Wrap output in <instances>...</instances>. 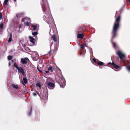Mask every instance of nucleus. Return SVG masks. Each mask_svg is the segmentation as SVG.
Segmentation results:
<instances>
[{
  "instance_id": "42",
  "label": "nucleus",
  "mask_w": 130,
  "mask_h": 130,
  "mask_svg": "<svg viewBox=\"0 0 130 130\" xmlns=\"http://www.w3.org/2000/svg\"><path fill=\"white\" fill-rule=\"evenodd\" d=\"M129 0V3H130V0Z\"/></svg>"
},
{
  "instance_id": "11",
  "label": "nucleus",
  "mask_w": 130,
  "mask_h": 130,
  "mask_svg": "<svg viewBox=\"0 0 130 130\" xmlns=\"http://www.w3.org/2000/svg\"><path fill=\"white\" fill-rule=\"evenodd\" d=\"M27 79L25 77L23 78V80L22 82V84L24 85V84H26L27 83Z\"/></svg>"
},
{
  "instance_id": "17",
  "label": "nucleus",
  "mask_w": 130,
  "mask_h": 130,
  "mask_svg": "<svg viewBox=\"0 0 130 130\" xmlns=\"http://www.w3.org/2000/svg\"><path fill=\"white\" fill-rule=\"evenodd\" d=\"M32 34L34 36H36L38 34V32H34L32 31Z\"/></svg>"
},
{
  "instance_id": "27",
  "label": "nucleus",
  "mask_w": 130,
  "mask_h": 130,
  "mask_svg": "<svg viewBox=\"0 0 130 130\" xmlns=\"http://www.w3.org/2000/svg\"><path fill=\"white\" fill-rule=\"evenodd\" d=\"M37 94L38 93L36 92L34 93L33 94V95L34 96H36L37 95Z\"/></svg>"
},
{
  "instance_id": "16",
  "label": "nucleus",
  "mask_w": 130,
  "mask_h": 130,
  "mask_svg": "<svg viewBox=\"0 0 130 130\" xmlns=\"http://www.w3.org/2000/svg\"><path fill=\"white\" fill-rule=\"evenodd\" d=\"M98 64L100 66H101L103 65L104 63L101 61H99L98 62Z\"/></svg>"
},
{
  "instance_id": "22",
  "label": "nucleus",
  "mask_w": 130,
  "mask_h": 130,
  "mask_svg": "<svg viewBox=\"0 0 130 130\" xmlns=\"http://www.w3.org/2000/svg\"><path fill=\"white\" fill-rule=\"evenodd\" d=\"M36 85L37 86L39 87V88H40L41 87L40 84V83H37Z\"/></svg>"
},
{
  "instance_id": "38",
  "label": "nucleus",
  "mask_w": 130,
  "mask_h": 130,
  "mask_svg": "<svg viewBox=\"0 0 130 130\" xmlns=\"http://www.w3.org/2000/svg\"><path fill=\"white\" fill-rule=\"evenodd\" d=\"M11 61H12V62H13L14 61V60H11Z\"/></svg>"
},
{
  "instance_id": "39",
  "label": "nucleus",
  "mask_w": 130,
  "mask_h": 130,
  "mask_svg": "<svg viewBox=\"0 0 130 130\" xmlns=\"http://www.w3.org/2000/svg\"><path fill=\"white\" fill-rule=\"evenodd\" d=\"M59 69V70L60 71H61Z\"/></svg>"
},
{
  "instance_id": "2",
  "label": "nucleus",
  "mask_w": 130,
  "mask_h": 130,
  "mask_svg": "<svg viewBox=\"0 0 130 130\" xmlns=\"http://www.w3.org/2000/svg\"><path fill=\"white\" fill-rule=\"evenodd\" d=\"M120 16H119L116 19L112 31V37L111 40V41L113 47L115 48H116L117 44L113 42L112 40L116 35V32L119 26V22L120 20Z\"/></svg>"
},
{
  "instance_id": "18",
  "label": "nucleus",
  "mask_w": 130,
  "mask_h": 130,
  "mask_svg": "<svg viewBox=\"0 0 130 130\" xmlns=\"http://www.w3.org/2000/svg\"><path fill=\"white\" fill-rule=\"evenodd\" d=\"M32 27H33V30H36L37 26L36 25H34L32 26Z\"/></svg>"
},
{
  "instance_id": "40",
  "label": "nucleus",
  "mask_w": 130,
  "mask_h": 130,
  "mask_svg": "<svg viewBox=\"0 0 130 130\" xmlns=\"http://www.w3.org/2000/svg\"><path fill=\"white\" fill-rule=\"evenodd\" d=\"M15 2H16V0H13Z\"/></svg>"
},
{
  "instance_id": "23",
  "label": "nucleus",
  "mask_w": 130,
  "mask_h": 130,
  "mask_svg": "<svg viewBox=\"0 0 130 130\" xmlns=\"http://www.w3.org/2000/svg\"><path fill=\"white\" fill-rule=\"evenodd\" d=\"M3 23H1L0 25V28L1 29H3Z\"/></svg>"
},
{
  "instance_id": "41",
  "label": "nucleus",
  "mask_w": 130,
  "mask_h": 130,
  "mask_svg": "<svg viewBox=\"0 0 130 130\" xmlns=\"http://www.w3.org/2000/svg\"><path fill=\"white\" fill-rule=\"evenodd\" d=\"M82 54V52H81L80 53V54Z\"/></svg>"
},
{
  "instance_id": "7",
  "label": "nucleus",
  "mask_w": 130,
  "mask_h": 130,
  "mask_svg": "<svg viewBox=\"0 0 130 130\" xmlns=\"http://www.w3.org/2000/svg\"><path fill=\"white\" fill-rule=\"evenodd\" d=\"M28 60V59L26 57L24 58H22L21 59V62L23 64H26L27 63V61Z\"/></svg>"
},
{
  "instance_id": "3",
  "label": "nucleus",
  "mask_w": 130,
  "mask_h": 130,
  "mask_svg": "<svg viewBox=\"0 0 130 130\" xmlns=\"http://www.w3.org/2000/svg\"><path fill=\"white\" fill-rule=\"evenodd\" d=\"M61 88H64L66 85L65 79L64 77L61 76L60 79V82L59 83Z\"/></svg>"
},
{
  "instance_id": "26",
  "label": "nucleus",
  "mask_w": 130,
  "mask_h": 130,
  "mask_svg": "<svg viewBox=\"0 0 130 130\" xmlns=\"http://www.w3.org/2000/svg\"><path fill=\"white\" fill-rule=\"evenodd\" d=\"M31 108H30V111H29V112L28 114V115L30 116L31 115Z\"/></svg>"
},
{
  "instance_id": "36",
  "label": "nucleus",
  "mask_w": 130,
  "mask_h": 130,
  "mask_svg": "<svg viewBox=\"0 0 130 130\" xmlns=\"http://www.w3.org/2000/svg\"><path fill=\"white\" fill-rule=\"evenodd\" d=\"M49 71H48V70H46L45 71L46 73H48L49 72Z\"/></svg>"
},
{
  "instance_id": "33",
  "label": "nucleus",
  "mask_w": 130,
  "mask_h": 130,
  "mask_svg": "<svg viewBox=\"0 0 130 130\" xmlns=\"http://www.w3.org/2000/svg\"><path fill=\"white\" fill-rule=\"evenodd\" d=\"M93 61L95 62H96V59H94V58H93Z\"/></svg>"
},
{
  "instance_id": "30",
  "label": "nucleus",
  "mask_w": 130,
  "mask_h": 130,
  "mask_svg": "<svg viewBox=\"0 0 130 130\" xmlns=\"http://www.w3.org/2000/svg\"><path fill=\"white\" fill-rule=\"evenodd\" d=\"M14 66L15 68L16 66H18L16 64L15 62H14Z\"/></svg>"
},
{
  "instance_id": "21",
  "label": "nucleus",
  "mask_w": 130,
  "mask_h": 130,
  "mask_svg": "<svg viewBox=\"0 0 130 130\" xmlns=\"http://www.w3.org/2000/svg\"><path fill=\"white\" fill-rule=\"evenodd\" d=\"M53 40L55 42H56L57 40L55 36V35H53Z\"/></svg>"
},
{
  "instance_id": "10",
  "label": "nucleus",
  "mask_w": 130,
  "mask_h": 130,
  "mask_svg": "<svg viewBox=\"0 0 130 130\" xmlns=\"http://www.w3.org/2000/svg\"><path fill=\"white\" fill-rule=\"evenodd\" d=\"M29 38L30 39V42L33 44H34L35 43L34 39L33 37L30 36H29Z\"/></svg>"
},
{
  "instance_id": "4",
  "label": "nucleus",
  "mask_w": 130,
  "mask_h": 130,
  "mask_svg": "<svg viewBox=\"0 0 130 130\" xmlns=\"http://www.w3.org/2000/svg\"><path fill=\"white\" fill-rule=\"evenodd\" d=\"M116 53L117 55L119 57L121 60L124 58L125 57V55L120 51H119L117 52Z\"/></svg>"
},
{
  "instance_id": "12",
  "label": "nucleus",
  "mask_w": 130,
  "mask_h": 130,
  "mask_svg": "<svg viewBox=\"0 0 130 130\" xmlns=\"http://www.w3.org/2000/svg\"><path fill=\"white\" fill-rule=\"evenodd\" d=\"M111 64L113 66L114 68L115 69H118L119 68V66L117 65H116L114 63V62H112V63H109L108 64Z\"/></svg>"
},
{
  "instance_id": "8",
  "label": "nucleus",
  "mask_w": 130,
  "mask_h": 130,
  "mask_svg": "<svg viewBox=\"0 0 130 130\" xmlns=\"http://www.w3.org/2000/svg\"><path fill=\"white\" fill-rule=\"evenodd\" d=\"M47 87L48 88H53L54 87V84L51 83L49 82L47 84Z\"/></svg>"
},
{
  "instance_id": "24",
  "label": "nucleus",
  "mask_w": 130,
  "mask_h": 130,
  "mask_svg": "<svg viewBox=\"0 0 130 130\" xmlns=\"http://www.w3.org/2000/svg\"><path fill=\"white\" fill-rule=\"evenodd\" d=\"M8 0H5L4 1V4L5 5H7V3L8 2Z\"/></svg>"
},
{
  "instance_id": "28",
  "label": "nucleus",
  "mask_w": 130,
  "mask_h": 130,
  "mask_svg": "<svg viewBox=\"0 0 130 130\" xmlns=\"http://www.w3.org/2000/svg\"><path fill=\"white\" fill-rule=\"evenodd\" d=\"M2 15L1 12H0V20H1L2 18Z\"/></svg>"
},
{
  "instance_id": "19",
  "label": "nucleus",
  "mask_w": 130,
  "mask_h": 130,
  "mask_svg": "<svg viewBox=\"0 0 130 130\" xmlns=\"http://www.w3.org/2000/svg\"><path fill=\"white\" fill-rule=\"evenodd\" d=\"M48 70L49 71H51V72H52L53 71V70L52 69V67L51 66H50L48 69Z\"/></svg>"
},
{
  "instance_id": "1",
  "label": "nucleus",
  "mask_w": 130,
  "mask_h": 130,
  "mask_svg": "<svg viewBox=\"0 0 130 130\" xmlns=\"http://www.w3.org/2000/svg\"><path fill=\"white\" fill-rule=\"evenodd\" d=\"M43 10L45 14L44 15V19L48 24L50 20L53 21V18L51 15L47 0H42L41 2Z\"/></svg>"
},
{
  "instance_id": "31",
  "label": "nucleus",
  "mask_w": 130,
  "mask_h": 130,
  "mask_svg": "<svg viewBox=\"0 0 130 130\" xmlns=\"http://www.w3.org/2000/svg\"><path fill=\"white\" fill-rule=\"evenodd\" d=\"M11 63L10 62V61H9V62L8 64V66L9 67H10V66H11Z\"/></svg>"
},
{
  "instance_id": "37",
  "label": "nucleus",
  "mask_w": 130,
  "mask_h": 130,
  "mask_svg": "<svg viewBox=\"0 0 130 130\" xmlns=\"http://www.w3.org/2000/svg\"><path fill=\"white\" fill-rule=\"evenodd\" d=\"M21 27V26L20 24V25L19 26V29H20Z\"/></svg>"
},
{
  "instance_id": "32",
  "label": "nucleus",
  "mask_w": 130,
  "mask_h": 130,
  "mask_svg": "<svg viewBox=\"0 0 130 130\" xmlns=\"http://www.w3.org/2000/svg\"><path fill=\"white\" fill-rule=\"evenodd\" d=\"M20 14H17V16L18 18H19L20 17Z\"/></svg>"
},
{
  "instance_id": "13",
  "label": "nucleus",
  "mask_w": 130,
  "mask_h": 130,
  "mask_svg": "<svg viewBox=\"0 0 130 130\" xmlns=\"http://www.w3.org/2000/svg\"><path fill=\"white\" fill-rule=\"evenodd\" d=\"M12 35L11 33H10V37L8 41L9 42H11L12 41Z\"/></svg>"
},
{
  "instance_id": "34",
  "label": "nucleus",
  "mask_w": 130,
  "mask_h": 130,
  "mask_svg": "<svg viewBox=\"0 0 130 130\" xmlns=\"http://www.w3.org/2000/svg\"><path fill=\"white\" fill-rule=\"evenodd\" d=\"M25 19H22V22H23Z\"/></svg>"
},
{
  "instance_id": "14",
  "label": "nucleus",
  "mask_w": 130,
  "mask_h": 130,
  "mask_svg": "<svg viewBox=\"0 0 130 130\" xmlns=\"http://www.w3.org/2000/svg\"><path fill=\"white\" fill-rule=\"evenodd\" d=\"M79 45L80 46L81 48L82 49H84L85 47H86V45L85 44H83V45H80V43L79 44Z\"/></svg>"
},
{
  "instance_id": "6",
  "label": "nucleus",
  "mask_w": 130,
  "mask_h": 130,
  "mask_svg": "<svg viewBox=\"0 0 130 130\" xmlns=\"http://www.w3.org/2000/svg\"><path fill=\"white\" fill-rule=\"evenodd\" d=\"M18 70L19 72L21 73L22 74L24 75V72L23 69L21 67H19L18 66H16L15 67Z\"/></svg>"
},
{
  "instance_id": "15",
  "label": "nucleus",
  "mask_w": 130,
  "mask_h": 130,
  "mask_svg": "<svg viewBox=\"0 0 130 130\" xmlns=\"http://www.w3.org/2000/svg\"><path fill=\"white\" fill-rule=\"evenodd\" d=\"M12 86L13 87L16 89H18L19 88L17 85L15 84H12Z\"/></svg>"
},
{
  "instance_id": "5",
  "label": "nucleus",
  "mask_w": 130,
  "mask_h": 130,
  "mask_svg": "<svg viewBox=\"0 0 130 130\" xmlns=\"http://www.w3.org/2000/svg\"><path fill=\"white\" fill-rule=\"evenodd\" d=\"M33 59L34 61H37L39 58V55L37 52H34L32 54Z\"/></svg>"
},
{
  "instance_id": "9",
  "label": "nucleus",
  "mask_w": 130,
  "mask_h": 130,
  "mask_svg": "<svg viewBox=\"0 0 130 130\" xmlns=\"http://www.w3.org/2000/svg\"><path fill=\"white\" fill-rule=\"evenodd\" d=\"M84 37V35L83 34H79L78 33L77 34L78 38L80 39H83Z\"/></svg>"
},
{
  "instance_id": "35",
  "label": "nucleus",
  "mask_w": 130,
  "mask_h": 130,
  "mask_svg": "<svg viewBox=\"0 0 130 130\" xmlns=\"http://www.w3.org/2000/svg\"><path fill=\"white\" fill-rule=\"evenodd\" d=\"M37 69L38 70V71L40 72H41V71L39 69H38V67H37Z\"/></svg>"
},
{
  "instance_id": "29",
  "label": "nucleus",
  "mask_w": 130,
  "mask_h": 130,
  "mask_svg": "<svg viewBox=\"0 0 130 130\" xmlns=\"http://www.w3.org/2000/svg\"><path fill=\"white\" fill-rule=\"evenodd\" d=\"M25 24L27 26H28L29 25V23L28 21H27L25 23Z\"/></svg>"
},
{
  "instance_id": "20",
  "label": "nucleus",
  "mask_w": 130,
  "mask_h": 130,
  "mask_svg": "<svg viewBox=\"0 0 130 130\" xmlns=\"http://www.w3.org/2000/svg\"><path fill=\"white\" fill-rule=\"evenodd\" d=\"M12 58V56L9 55L7 57V58L8 60H11Z\"/></svg>"
},
{
  "instance_id": "25",
  "label": "nucleus",
  "mask_w": 130,
  "mask_h": 130,
  "mask_svg": "<svg viewBox=\"0 0 130 130\" xmlns=\"http://www.w3.org/2000/svg\"><path fill=\"white\" fill-rule=\"evenodd\" d=\"M126 69L129 71H130V65L127 67Z\"/></svg>"
}]
</instances>
